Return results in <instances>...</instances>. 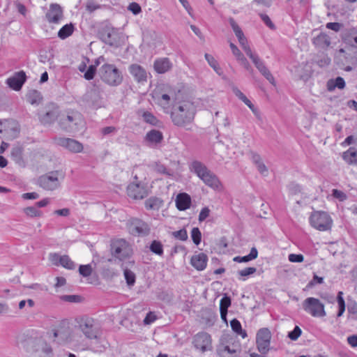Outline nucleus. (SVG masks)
<instances>
[{
    "label": "nucleus",
    "instance_id": "58",
    "mask_svg": "<svg viewBox=\"0 0 357 357\" xmlns=\"http://www.w3.org/2000/svg\"><path fill=\"white\" fill-rule=\"evenodd\" d=\"M62 300L70 302V303H78L81 301V297L75 295H66L61 297Z\"/></svg>",
    "mask_w": 357,
    "mask_h": 357
},
{
    "label": "nucleus",
    "instance_id": "20",
    "mask_svg": "<svg viewBox=\"0 0 357 357\" xmlns=\"http://www.w3.org/2000/svg\"><path fill=\"white\" fill-rule=\"evenodd\" d=\"M32 351L33 352L38 353V357L50 356L52 352L50 345L42 339L33 342Z\"/></svg>",
    "mask_w": 357,
    "mask_h": 357
},
{
    "label": "nucleus",
    "instance_id": "52",
    "mask_svg": "<svg viewBox=\"0 0 357 357\" xmlns=\"http://www.w3.org/2000/svg\"><path fill=\"white\" fill-rule=\"evenodd\" d=\"M96 67L93 65H91L86 73H84V78L87 80H91L94 77L96 74Z\"/></svg>",
    "mask_w": 357,
    "mask_h": 357
},
{
    "label": "nucleus",
    "instance_id": "19",
    "mask_svg": "<svg viewBox=\"0 0 357 357\" xmlns=\"http://www.w3.org/2000/svg\"><path fill=\"white\" fill-rule=\"evenodd\" d=\"M153 67L154 71L158 74H164L172 68L173 64L169 58L160 57L154 61Z\"/></svg>",
    "mask_w": 357,
    "mask_h": 357
},
{
    "label": "nucleus",
    "instance_id": "3",
    "mask_svg": "<svg viewBox=\"0 0 357 357\" xmlns=\"http://www.w3.org/2000/svg\"><path fill=\"white\" fill-rule=\"evenodd\" d=\"M184 92L179 87L172 85H166L162 89V92L154 91L153 98L156 104L160 106L165 112L169 113L170 101L173 100L174 103L183 98Z\"/></svg>",
    "mask_w": 357,
    "mask_h": 357
},
{
    "label": "nucleus",
    "instance_id": "10",
    "mask_svg": "<svg viewBox=\"0 0 357 357\" xmlns=\"http://www.w3.org/2000/svg\"><path fill=\"white\" fill-rule=\"evenodd\" d=\"M271 333L268 328H262L259 330L256 337V344L258 351L266 354L269 351L271 344Z\"/></svg>",
    "mask_w": 357,
    "mask_h": 357
},
{
    "label": "nucleus",
    "instance_id": "42",
    "mask_svg": "<svg viewBox=\"0 0 357 357\" xmlns=\"http://www.w3.org/2000/svg\"><path fill=\"white\" fill-rule=\"evenodd\" d=\"M342 296V291H339L337 296V301L339 307L337 317H341L345 311V302Z\"/></svg>",
    "mask_w": 357,
    "mask_h": 357
},
{
    "label": "nucleus",
    "instance_id": "24",
    "mask_svg": "<svg viewBox=\"0 0 357 357\" xmlns=\"http://www.w3.org/2000/svg\"><path fill=\"white\" fill-rule=\"evenodd\" d=\"M207 263L208 257L204 252L195 254L190 259V264L199 271H204L207 266Z\"/></svg>",
    "mask_w": 357,
    "mask_h": 357
},
{
    "label": "nucleus",
    "instance_id": "7",
    "mask_svg": "<svg viewBox=\"0 0 357 357\" xmlns=\"http://www.w3.org/2000/svg\"><path fill=\"white\" fill-rule=\"evenodd\" d=\"M310 225L320 231H329L332 228L333 220L325 211H314L309 218Z\"/></svg>",
    "mask_w": 357,
    "mask_h": 357
},
{
    "label": "nucleus",
    "instance_id": "22",
    "mask_svg": "<svg viewBox=\"0 0 357 357\" xmlns=\"http://www.w3.org/2000/svg\"><path fill=\"white\" fill-rule=\"evenodd\" d=\"M26 77L25 73L24 71H20L16 73L13 77L8 78L6 83L13 90L19 91L25 82Z\"/></svg>",
    "mask_w": 357,
    "mask_h": 357
},
{
    "label": "nucleus",
    "instance_id": "62",
    "mask_svg": "<svg viewBox=\"0 0 357 357\" xmlns=\"http://www.w3.org/2000/svg\"><path fill=\"white\" fill-rule=\"evenodd\" d=\"M229 22L234 33H238L242 31L241 27L233 18H229Z\"/></svg>",
    "mask_w": 357,
    "mask_h": 357
},
{
    "label": "nucleus",
    "instance_id": "26",
    "mask_svg": "<svg viewBox=\"0 0 357 357\" xmlns=\"http://www.w3.org/2000/svg\"><path fill=\"white\" fill-rule=\"evenodd\" d=\"M145 208L147 210H159L163 205V201L155 197H151L147 199L144 203Z\"/></svg>",
    "mask_w": 357,
    "mask_h": 357
},
{
    "label": "nucleus",
    "instance_id": "28",
    "mask_svg": "<svg viewBox=\"0 0 357 357\" xmlns=\"http://www.w3.org/2000/svg\"><path fill=\"white\" fill-rule=\"evenodd\" d=\"M229 46L232 52V54L235 56L236 59L239 61L245 68L249 69V63L248 62L247 59L245 58L243 54L241 53V52L239 50V49L237 47V46L234 45L233 43H230Z\"/></svg>",
    "mask_w": 357,
    "mask_h": 357
},
{
    "label": "nucleus",
    "instance_id": "16",
    "mask_svg": "<svg viewBox=\"0 0 357 357\" xmlns=\"http://www.w3.org/2000/svg\"><path fill=\"white\" fill-rule=\"evenodd\" d=\"M127 195L133 199H142L146 197L147 191L139 183L132 182L127 187Z\"/></svg>",
    "mask_w": 357,
    "mask_h": 357
},
{
    "label": "nucleus",
    "instance_id": "25",
    "mask_svg": "<svg viewBox=\"0 0 357 357\" xmlns=\"http://www.w3.org/2000/svg\"><path fill=\"white\" fill-rule=\"evenodd\" d=\"M191 197L185 193L182 192L177 195L176 197V206L179 211H185L190 207Z\"/></svg>",
    "mask_w": 357,
    "mask_h": 357
},
{
    "label": "nucleus",
    "instance_id": "8",
    "mask_svg": "<svg viewBox=\"0 0 357 357\" xmlns=\"http://www.w3.org/2000/svg\"><path fill=\"white\" fill-rule=\"evenodd\" d=\"M302 306L303 310L313 317H324L326 315L324 304L317 298H305Z\"/></svg>",
    "mask_w": 357,
    "mask_h": 357
},
{
    "label": "nucleus",
    "instance_id": "40",
    "mask_svg": "<svg viewBox=\"0 0 357 357\" xmlns=\"http://www.w3.org/2000/svg\"><path fill=\"white\" fill-rule=\"evenodd\" d=\"M343 40L345 43L352 47H357V33H349L346 34L343 37Z\"/></svg>",
    "mask_w": 357,
    "mask_h": 357
},
{
    "label": "nucleus",
    "instance_id": "32",
    "mask_svg": "<svg viewBox=\"0 0 357 357\" xmlns=\"http://www.w3.org/2000/svg\"><path fill=\"white\" fill-rule=\"evenodd\" d=\"M236 353L235 348H230L227 345H220L217 349V354L220 357H233Z\"/></svg>",
    "mask_w": 357,
    "mask_h": 357
},
{
    "label": "nucleus",
    "instance_id": "47",
    "mask_svg": "<svg viewBox=\"0 0 357 357\" xmlns=\"http://www.w3.org/2000/svg\"><path fill=\"white\" fill-rule=\"evenodd\" d=\"M124 276L128 285H133L135 282V274L130 270H124Z\"/></svg>",
    "mask_w": 357,
    "mask_h": 357
},
{
    "label": "nucleus",
    "instance_id": "50",
    "mask_svg": "<svg viewBox=\"0 0 357 357\" xmlns=\"http://www.w3.org/2000/svg\"><path fill=\"white\" fill-rule=\"evenodd\" d=\"M205 58L207 60L208 64L217 72L218 73V70L220 69L218 67V64L217 61L213 58V56L206 54Z\"/></svg>",
    "mask_w": 357,
    "mask_h": 357
},
{
    "label": "nucleus",
    "instance_id": "5",
    "mask_svg": "<svg viewBox=\"0 0 357 357\" xmlns=\"http://www.w3.org/2000/svg\"><path fill=\"white\" fill-rule=\"evenodd\" d=\"M110 253L120 261L130 257L133 253L131 244L125 238H115L110 242Z\"/></svg>",
    "mask_w": 357,
    "mask_h": 357
},
{
    "label": "nucleus",
    "instance_id": "23",
    "mask_svg": "<svg viewBox=\"0 0 357 357\" xmlns=\"http://www.w3.org/2000/svg\"><path fill=\"white\" fill-rule=\"evenodd\" d=\"M253 63L255 65L256 68L259 70V71L266 77L268 82L273 85H275V81L269 71V70L266 68L264 63L260 60L257 55H255L252 58L250 59Z\"/></svg>",
    "mask_w": 357,
    "mask_h": 357
},
{
    "label": "nucleus",
    "instance_id": "29",
    "mask_svg": "<svg viewBox=\"0 0 357 357\" xmlns=\"http://www.w3.org/2000/svg\"><path fill=\"white\" fill-rule=\"evenodd\" d=\"M326 87L328 91H333L335 88L343 89L345 87V82L341 77H337L335 79H329L327 82Z\"/></svg>",
    "mask_w": 357,
    "mask_h": 357
},
{
    "label": "nucleus",
    "instance_id": "45",
    "mask_svg": "<svg viewBox=\"0 0 357 357\" xmlns=\"http://www.w3.org/2000/svg\"><path fill=\"white\" fill-rule=\"evenodd\" d=\"M253 160L257 165L258 170L262 174H264L267 172V168L266 165L261 161V158L259 155H253Z\"/></svg>",
    "mask_w": 357,
    "mask_h": 357
},
{
    "label": "nucleus",
    "instance_id": "54",
    "mask_svg": "<svg viewBox=\"0 0 357 357\" xmlns=\"http://www.w3.org/2000/svg\"><path fill=\"white\" fill-rule=\"evenodd\" d=\"M259 15L262 21L266 24V25L268 27H269L272 30L275 29V24L273 23V22L267 15L261 13Z\"/></svg>",
    "mask_w": 357,
    "mask_h": 357
},
{
    "label": "nucleus",
    "instance_id": "21",
    "mask_svg": "<svg viewBox=\"0 0 357 357\" xmlns=\"http://www.w3.org/2000/svg\"><path fill=\"white\" fill-rule=\"evenodd\" d=\"M58 144L73 153H80L83 151V145L78 141L70 138H59Z\"/></svg>",
    "mask_w": 357,
    "mask_h": 357
},
{
    "label": "nucleus",
    "instance_id": "34",
    "mask_svg": "<svg viewBox=\"0 0 357 357\" xmlns=\"http://www.w3.org/2000/svg\"><path fill=\"white\" fill-rule=\"evenodd\" d=\"M230 326L233 331L237 335L241 336L242 338H245L247 337L245 331L242 329L241 324L238 319H233L230 321Z\"/></svg>",
    "mask_w": 357,
    "mask_h": 357
},
{
    "label": "nucleus",
    "instance_id": "64",
    "mask_svg": "<svg viewBox=\"0 0 357 357\" xmlns=\"http://www.w3.org/2000/svg\"><path fill=\"white\" fill-rule=\"evenodd\" d=\"M22 197L24 199H36L39 197V195L36 192H26L24 193Z\"/></svg>",
    "mask_w": 357,
    "mask_h": 357
},
{
    "label": "nucleus",
    "instance_id": "38",
    "mask_svg": "<svg viewBox=\"0 0 357 357\" xmlns=\"http://www.w3.org/2000/svg\"><path fill=\"white\" fill-rule=\"evenodd\" d=\"M41 100L40 93L37 91H31L27 95V100L31 105L38 104Z\"/></svg>",
    "mask_w": 357,
    "mask_h": 357
},
{
    "label": "nucleus",
    "instance_id": "48",
    "mask_svg": "<svg viewBox=\"0 0 357 357\" xmlns=\"http://www.w3.org/2000/svg\"><path fill=\"white\" fill-rule=\"evenodd\" d=\"M302 334V330L298 326H296L294 330L288 333V337L293 341H296Z\"/></svg>",
    "mask_w": 357,
    "mask_h": 357
},
{
    "label": "nucleus",
    "instance_id": "55",
    "mask_svg": "<svg viewBox=\"0 0 357 357\" xmlns=\"http://www.w3.org/2000/svg\"><path fill=\"white\" fill-rule=\"evenodd\" d=\"M289 261L293 263H301L304 260V257L301 254H290L288 257Z\"/></svg>",
    "mask_w": 357,
    "mask_h": 357
},
{
    "label": "nucleus",
    "instance_id": "14",
    "mask_svg": "<svg viewBox=\"0 0 357 357\" xmlns=\"http://www.w3.org/2000/svg\"><path fill=\"white\" fill-rule=\"evenodd\" d=\"M45 17L50 24H59L63 18V11L61 6L57 3L50 4Z\"/></svg>",
    "mask_w": 357,
    "mask_h": 357
},
{
    "label": "nucleus",
    "instance_id": "4",
    "mask_svg": "<svg viewBox=\"0 0 357 357\" xmlns=\"http://www.w3.org/2000/svg\"><path fill=\"white\" fill-rule=\"evenodd\" d=\"M190 169L208 187L211 188L221 191L223 186L218 176L211 172L202 162L195 160L191 162Z\"/></svg>",
    "mask_w": 357,
    "mask_h": 357
},
{
    "label": "nucleus",
    "instance_id": "13",
    "mask_svg": "<svg viewBox=\"0 0 357 357\" xmlns=\"http://www.w3.org/2000/svg\"><path fill=\"white\" fill-rule=\"evenodd\" d=\"M39 185L46 190H53L59 186V172H52L38 178Z\"/></svg>",
    "mask_w": 357,
    "mask_h": 357
},
{
    "label": "nucleus",
    "instance_id": "2",
    "mask_svg": "<svg viewBox=\"0 0 357 357\" xmlns=\"http://www.w3.org/2000/svg\"><path fill=\"white\" fill-rule=\"evenodd\" d=\"M169 114L174 125L180 127L185 126L193 121L195 107L184 93L183 98L174 103Z\"/></svg>",
    "mask_w": 357,
    "mask_h": 357
},
{
    "label": "nucleus",
    "instance_id": "17",
    "mask_svg": "<svg viewBox=\"0 0 357 357\" xmlns=\"http://www.w3.org/2000/svg\"><path fill=\"white\" fill-rule=\"evenodd\" d=\"M50 259L54 265H61L68 270H74L76 267L75 264L68 255H59L54 253L50 255Z\"/></svg>",
    "mask_w": 357,
    "mask_h": 357
},
{
    "label": "nucleus",
    "instance_id": "9",
    "mask_svg": "<svg viewBox=\"0 0 357 357\" xmlns=\"http://www.w3.org/2000/svg\"><path fill=\"white\" fill-rule=\"evenodd\" d=\"M192 344L195 348L202 353L212 350V337L206 332H199L192 338Z\"/></svg>",
    "mask_w": 357,
    "mask_h": 357
},
{
    "label": "nucleus",
    "instance_id": "39",
    "mask_svg": "<svg viewBox=\"0 0 357 357\" xmlns=\"http://www.w3.org/2000/svg\"><path fill=\"white\" fill-rule=\"evenodd\" d=\"M256 271L257 268L255 267H248L242 269L238 272L239 280L244 281L249 275L254 274Z\"/></svg>",
    "mask_w": 357,
    "mask_h": 357
},
{
    "label": "nucleus",
    "instance_id": "56",
    "mask_svg": "<svg viewBox=\"0 0 357 357\" xmlns=\"http://www.w3.org/2000/svg\"><path fill=\"white\" fill-rule=\"evenodd\" d=\"M157 319V316L155 312H149L144 319V324L146 325L153 323Z\"/></svg>",
    "mask_w": 357,
    "mask_h": 357
},
{
    "label": "nucleus",
    "instance_id": "30",
    "mask_svg": "<svg viewBox=\"0 0 357 357\" xmlns=\"http://www.w3.org/2000/svg\"><path fill=\"white\" fill-rule=\"evenodd\" d=\"M162 139V133L159 130H151L146 135V140L150 144H158Z\"/></svg>",
    "mask_w": 357,
    "mask_h": 357
},
{
    "label": "nucleus",
    "instance_id": "57",
    "mask_svg": "<svg viewBox=\"0 0 357 357\" xmlns=\"http://www.w3.org/2000/svg\"><path fill=\"white\" fill-rule=\"evenodd\" d=\"M333 196L339 199L340 201H344L347 199V195L344 192L337 189L333 190Z\"/></svg>",
    "mask_w": 357,
    "mask_h": 357
},
{
    "label": "nucleus",
    "instance_id": "18",
    "mask_svg": "<svg viewBox=\"0 0 357 357\" xmlns=\"http://www.w3.org/2000/svg\"><path fill=\"white\" fill-rule=\"evenodd\" d=\"M79 328L89 339H96L98 337V331L93 328L91 319H81Z\"/></svg>",
    "mask_w": 357,
    "mask_h": 357
},
{
    "label": "nucleus",
    "instance_id": "15",
    "mask_svg": "<svg viewBox=\"0 0 357 357\" xmlns=\"http://www.w3.org/2000/svg\"><path fill=\"white\" fill-rule=\"evenodd\" d=\"M128 71L136 82L144 84L147 82L148 73L143 66L132 63L129 66Z\"/></svg>",
    "mask_w": 357,
    "mask_h": 357
},
{
    "label": "nucleus",
    "instance_id": "53",
    "mask_svg": "<svg viewBox=\"0 0 357 357\" xmlns=\"http://www.w3.org/2000/svg\"><path fill=\"white\" fill-rule=\"evenodd\" d=\"M231 305V299L228 296L223 297L220 302V310H227Z\"/></svg>",
    "mask_w": 357,
    "mask_h": 357
},
{
    "label": "nucleus",
    "instance_id": "31",
    "mask_svg": "<svg viewBox=\"0 0 357 357\" xmlns=\"http://www.w3.org/2000/svg\"><path fill=\"white\" fill-rule=\"evenodd\" d=\"M75 31V26L72 23H69L63 26L58 31V37L64 40L72 36Z\"/></svg>",
    "mask_w": 357,
    "mask_h": 357
},
{
    "label": "nucleus",
    "instance_id": "49",
    "mask_svg": "<svg viewBox=\"0 0 357 357\" xmlns=\"http://www.w3.org/2000/svg\"><path fill=\"white\" fill-rule=\"evenodd\" d=\"M172 236L178 240L186 241L188 239V233L185 229H180L178 231H174Z\"/></svg>",
    "mask_w": 357,
    "mask_h": 357
},
{
    "label": "nucleus",
    "instance_id": "63",
    "mask_svg": "<svg viewBox=\"0 0 357 357\" xmlns=\"http://www.w3.org/2000/svg\"><path fill=\"white\" fill-rule=\"evenodd\" d=\"M347 342L351 347H357V335H353L347 337Z\"/></svg>",
    "mask_w": 357,
    "mask_h": 357
},
{
    "label": "nucleus",
    "instance_id": "61",
    "mask_svg": "<svg viewBox=\"0 0 357 357\" xmlns=\"http://www.w3.org/2000/svg\"><path fill=\"white\" fill-rule=\"evenodd\" d=\"M326 28L335 31H339L342 25L338 22H328L326 25Z\"/></svg>",
    "mask_w": 357,
    "mask_h": 357
},
{
    "label": "nucleus",
    "instance_id": "44",
    "mask_svg": "<svg viewBox=\"0 0 357 357\" xmlns=\"http://www.w3.org/2000/svg\"><path fill=\"white\" fill-rule=\"evenodd\" d=\"M24 212L27 216L31 218L40 217L42 215V212L33 206H29L24 208Z\"/></svg>",
    "mask_w": 357,
    "mask_h": 357
},
{
    "label": "nucleus",
    "instance_id": "46",
    "mask_svg": "<svg viewBox=\"0 0 357 357\" xmlns=\"http://www.w3.org/2000/svg\"><path fill=\"white\" fill-rule=\"evenodd\" d=\"M93 271V268L90 264L80 265L79 267V273L83 277L89 276Z\"/></svg>",
    "mask_w": 357,
    "mask_h": 357
},
{
    "label": "nucleus",
    "instance_id": "12",
    "mask_svg": "<svg viewBox=\"0 0 357 357\" xmlns=\"http://www.w3.org/2000/svg\"><path fill=\"white\" fill-rule=\"evenodd\" d=\"M129 232L137 236H148L150 233V227L147 222L139 218H132L128 224Z\"/></svg>",
    "mask_w": 357,
    "mask_h": 357
},
{
    "label": "nucleus",
    "instance_id": "43",
    "mask_svg": "<svg viewBox=\"0 0 357 357\" xmlns=\"http://www.w3.org/2000/svg\"><path fill=\"white\" fill-rule=\"evenodd\" d=\"M191 237L193 243L198 245L202 241V234L198 227L192 228L191 231Z\"/></svg>",
    "mask_w": 357,
    "mask_h": 357
},
{
    "label": "nucleus",
    "instance_id": "33",
    "mask_svg": "<svg viewBox=\"0 0 357 357\" xmlns=\"http://www.w3.org/2000/svg\"><path fill=\"white\" fill-rule=\"evenodd\" d=\"M258 256V251L255 248H252L249 255L243 257L237 256L234 257L233 261L238 263L248 262L255 259Z\"/></svg>",
    "mask_w": 357,
    "mask_h": 357
},
{
    "label": "nucleus",
    "instance_id": "6",
    "mask_svg": "<svg viewBox=\"0 0 357 357\" xmlns=\"http://www.w3.org/2000/svg\"><path fill=\"white\" fill-rule=\"evenodd\" d=\"M101 79L110 86H118L123 81L121 71L113 64L105 63L100 68Z\"/></svg>",
    "mask_w": 357,
    "mask_h": 357
},
{
    "label": "nucleus",
    "instance_id": "60",
    "mask_svg": "<svg viewBox=\"0 0 357 357\" xmlns=\"http://www.w3.org/2000/svg\"><path fill=\"white\" fill-rule=\"evenodd\" d=\"M128 10H130L133 14L137 15L141 12V7L138 3L132 2L130 3Z\"/></svg>",
    "mask_w": 357,
    "mask_h": 357
},
{
    "label": "nucleus",
    "instance_id": "37",
    "mask_svg": "<svg viewBox=\"0 0 357 357\" xmlns=\"http://www.w3.org/2000/svg\"><path fill=\"white\" fill-rule=\"evenodd\" d=\"M142 116L144 121L147 123L152 126H158L159 123V120L152 113L148 111L143 112Z\"/></svg>",
    "mask_w": 357,
    "mask_h": 357
},
{
    "label": "nucleus",
    "instance_id": "41",
    "mask_svg": "<svg viewBox=\"0 0 357 357\" xmlns=\"http://www.w3.org/2000/svg\"><path fill=\"white\" fill-rule=\"evenodd\" d=\"M238 43L241 45V47H242V49L243 50V51L245 52V54L250 59L252 58L255 55L252 52V51L249 45L247 38H244L243 40L238 41Z\"/></svg>",
    "mask_w": 357,
    "mask_h": 357
},
{
    "label": "nucleus",
    "instance_id": "35",
    "mask_svg": "<svg viewBox=\"0 0 357 357\" xmlns=\"http://www.w3.org/2000/svg\"><path fill=\"white\" fill-rule=\"evenodd\" d=\"M234 94L241 100L253 112L255 111L254 105L251 101L238 89L234 88L233 89Z\"/></svg>",
    "mask_w": 357,
    "mask_h": 357
},
{
    "label": "nucleus",
    "instance_id": "59",
    "mask_svg": "<svg viewBox=\"0 0 357 357\" xmlns=\"http://www.w3.org/2000/svg\"><path fill=\"white\" fill-rule=\"evenodd\" d=\"M210 214V210L208 207L203 208L199 214V221L203 222L205 220Z\"/></svg>",
    "mask_w": 357,
    "mask_h": 357
},
{
    "label": "nucleus",
    "instance_id": "51",
    "mask_svg": "<svg viewBox=\"0 0 357 357\" xmlns=\"http://www.w3.org/2000/svg\"><path fill=\"white\" fill-rule=\"evenodd\" d=\"M324 282V278L322 277H319L316 274H314L312 279L308 282L306 287L312 288L317 284H322Z\"/></svg>",
    "mask_w": 357,
    "mask_h": 357
},
{
    "label": "nucleus",
    "instance_id": "1",
    "mask_svg": "<svg viewBox=\"0 0 357 357\" xmlns=\"http://www.w3.org/2000/svg\"><path fill=\"white\" fill-rule=\"evenodd\" d=\"M56 111H50L42 117L43 123H51L56 119L61 129L66 131L77 130L84 123L83 116L76 109H66L59 114Z\"/></svg>",
    "mask_w": 357,
    "mask_h": 357
},
{
    "label": "nucleus",
    "instance_id": "11",
    "mask_svg": "<svg viewBox=\"0 0 357 357\" xmlns=\"http://www.w3.org/2000/svg\"><path fill=\"white\" fill-rule=\"evenodd\" d=\"M20 126L13 120H4L0 121V133L7 139L16 138L20 133Z\"/></svg>",
    "mask_w": 357,
    "mask_h": 357
},
{
    "label": "nucleus",
    "instance_id": "27",
    "mask_svg": "<svg viewBox=\"0 0 357 357\" xmlns=\"http://www.w3.org/2000/svg\"><path fill=\"white\" fill-rule=\"evenodd\" d=\"M343 160L349 165H357V150L349 148L342 153Z\"/></svg>",
    "mask_w": 357,
    "mask_h": 357
},
{
    "label": "nucleus",
    "instance_id": "36",
    "mask_svg": "<svg viewBox=\"0 0 357 357\" xmlns=\"http://www.w3.org/2000/svg\"><path fill=\"white\" fill-rule=\"evenodd\" d=\"M150 250L155 255L162 256L164 252L163 245L160 241L154 240L150 245Z\"/></svg>",
    "mask_w": 357,
    "mask_h": 357
}]
</instances>
